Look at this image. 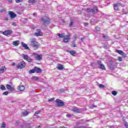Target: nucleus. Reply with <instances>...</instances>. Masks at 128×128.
Wrapping results in <instances>:
<instances>
[{
    "mask_svg": "<svg viewBox=\"0 0 128 128\" xmlns=\"http://www.w3.org/2000/svg\"><path fill=\"white\" fill-rule=\"evenodd\" d=\"M30 46H31V48H32L34 50H38V48H40V43L36 42V39L32 38L30 40Z\"/></svg>",
    "mask_w": 128,
    "mask_h": 128,
    "instance_id": "nucleus-1",
    "label": "nucleus"
},
{
    "mask_svg": "<svg viewBox=\"0 0 128 128\" xmlns=\"http://www.w3.org/2000/svg\"><path fill=\"white\" fill-rule=\"evenodd\" d=\"M40 22L44 26H46V24H50V18L46 16H44L40 18Z\"/></svg>",
    "mask_w": 128,
    "mask_h": 128,
    "instance_id": "nucleus-2",
    "label": "nucleus"
},
{
    "mask_svg": "<svg viewBox=\"0 0 128 128\" xmlns=\"http://www.w3.org/2000/svg\"><path fill=\"white\" fill-rule=\"evenodd\" d=\"M22 58L28 62H32V58H30V57L28 55L22 54Z\"/></svg>",
    "mask_w": 128,
    "mask_h": 128,
    "instance_id": "nucleus-3",
    "label": "nucleus"
},
{
    "mask_svg": "<svg viewBox=\"0 0 128 128\" xmlns=\"http://www.w3.org/2000/svg\"><path fill=\"white\" fill-rule=\"evenodd\" d=\"M18 68H26V62H24L22 61L20 62L18 66H17Z\"/></svg>",
    "mask_w": 128,
    "mask_h": 128,
    "instance_id": "nucleus-4",
    "label": "nucleus"
},
{
    "mask_svg": "<svg viewBox=\"0 0 128 128\" xmlns=\"http://www.w3.org/2000/svg\"><path fill=\"white\" fill-rule=\"evenodd\" d=\"M56 102L58 106H64V102L60 99H56Z\"/></svg>",
    "mask_w": 128,
    "mask_h": 128,
    "instance_id": "nucleus-5",
    "label": "nucleus"
},
{
    "mask_svg": "<svg viewBox=\"0 0 128 128\" xmlns=\"http://www.w3.org/2000/svg\"><path fill=\"white\" fill-rule=\"evenodd\" d=\"M32 56H34L35 58L37 60H42V54L38 55L36 53H33L32 54Z\"/></svg>",
    "mask_w": 128,
    "mask_h": 128,
    "instance_id": "nucleus-6",
    "label": "nucleus"
},
{
    "mask_svg": "<svg viewBox=\"0 0 128 128\" xmlns=\"http://www.w3.org/2000/svg\"><path fill=\"white\" fill-rule=\"evenodd\" d=\"M8 14H9L11 18H14L16 17V14H14V12H12V11L8 12Z\"/></svg>",
    "mask_w": 128,
    "mask_h": 128,
    "instance_id": "nucleus-7",
    "label": "nucleus"
},
{
    "mask_svg": "<svg viewBox=\"0 0 128 128\" xmlns=\"http://www.w3.org/2000/svg\"><path fill=\"white\" fill-rule=\"evenodd\" d=\"M116 52H118V54H119L122 56H124V58H126V53H124L122 50H116Z\"/></svg>",
    "mask_w": 128,
    "mask_h": 128,
    "instance_id": "nucleus-8",
    "label": "nucleus"
},
{
    "mask_svg": "<svg viewBox=\"0 0 128 128\" xmlns=\"http://www.w3.org/2000/svg\"><path fill=\"white\" fill-rule=\"evenodd\" d=\"M34 36H42V32H40V29H38L37 32L34 34Z\"/></svg>",
    "mask_w": 128,
    "mask_h": 128,
    "instance_id": "nucleus-9",
    "label": "nucleus"
},
{
    "mask_svg": "<svg viewBox=\"0 0 128 128\" xmlns=\"http://www.w3.org/2000/svg\"><path fill=\"white\" fill-rule=\"evenodd\" d=\"M12 32V30H5L2 32V34H4V36H10V34Z\"/></svg>",
    "mask_w": 128,
    "mask_h": 128,
    "instance_id": "nucleus-10",
    "label": "nucleus"
},
{
    "mask_svg": "<svg viewBox=\"0 0 128 128\" xmlns=\"http://www.w3.org/2000/svg\"><path fill=\"white\" fill-rule=\"evenodd\" d=\"M6 88H7L8 90H11L12 92H14V87L10 86V85L8 84L6 86Z\"/></svg>",
    "mask_w": 128,
    "mask_h": 128,
    "instance_id": "nucleus-11",
    "label": "nucleus"
},
{
    "mask_svg": "<svg viewBox=\"0 0 128 128\" xmlns=\"http://www.w3.org/2000/svg\"><path fill=\"white\" fill-rule=\"evenodd\" d=\"M98 12V7L95 6L92 10V12L93 14H96Z\"/></svg>",
    "mask_w": 128,
    "mask_h": 128,
    "instance_id": "nucleus-12",
    "label": "nucleus"
},
{
    "mask_svg": "<svg viewBox=\"0 0 128 128\" xmlns=\"http://www.w3.org/2000/svg\"><path fill=\"white\" fill-rule=\"evenodd\" d=\"M18 89L20 92H24V90H26V86H18Z\"/></svg>",
    "mask_w": 128,
    "mask_h": 128,
    "instance_id": "nucleus-13",
    "label": "nucleus"
},
{
    "mask_svg": "<svg viewBox=\"0 0 128 128\" xmlns=\"http://www.w3.org/2000/svg\"><path fill=\"white\" fill-rule=\"evenodd\" d=\"M34 70H35V72H36V74H40V72H42V70L38 67L34 68Z\"/></svg>",
    "mask_w": 128,
    "mask_h": 128,
    "instance_id": "nucleus-14",
    "label": "nucleus"
},
{
    "mask_svg": "<svg viewBox=\"0 0 128 128\" xmlns=\"http://www.w3.org/2000/svg\"><path fill=\"white\" fill-rule=\"evenodd\" d=\"M6 70V68L4 66H2V67H1L0 68V74H4Z\"/></svg>",
    "mask_w": 128,
    "mask_h": 128,
    "instance_id": "nucleus-15",
    "label": "nucleus"
},
{
    "mask_svg": "<svg viewBox=\"0 0 128 128\" xmlns=\"http://www.w3.org/2000/svg\"><path fill=\"white\" fill-rule=\"evenodd\" d=\"M72 112H80V109L78 108H74L72 110Z\"/></svg>",
    "mask_w": 128,
    "mask_h": 128,
    "instance_id": "nucleus-16",
    "label": "nucleus"
},
{
    "mask_svg": "<svg viewBox=\"0 0 128 128\" xmlns=\"http://www.w3.org/2000/svg\"><path fill=\"white\" fill-rule=\"evenodd\" d=\"M22 46L23 48H25V50H28V44H24V42H22Z\"/></svg>",
    "mask_w": 128,
    "mask_h": 128,
    "instance_id": "nucleus-17",
    "label": "nucleus"
},
{
    "mask_svg": "<svg viewBox=\"0 0 128 128\" xmlns=\"http://www.w3.org/2000/svg\"><path fill=\"white\" fill-rule=\"evenodd\" d=\"M70 40V36H66V38H64V42H68V40Z\"/></svg>",
    "mask_w": 128,
    "mask_h": 128,
    "instance_id": "nucleus-18",
    "label": "nucleus"
},
{
    "mask_svg": "<svg viewBox=\"0 0 128 128\" xmlns=\"http://www.w3.org/2000/svg\"><path fill=\"white\" fill-rule=\"evenodd\" d=\"M30 114L28 111H24L22 114V116H26Z\"/></svg>",
    "mask_w": 128,
    "mask_h": 128,
    "instance_id": "nucleus-19",
    "label": "nucleus"
},
{
    "mask_svg": "<svg viewBox=\"0 0 128 128\" xmlns=\"http://www.w3.org/2000/svg\"><path fill=\"white\" fill-rule=\"evenodd\" d=\"M58 69L60 70H64V66L60 64H58Z\"/></svg>",
    "mask_w": 128,
    "mask_h": 128,
    "instance_id": "nucleus-20",
    "label": "nucleus"
},
{
    "mask_svg": "<svg viewBox=\"0 0 128 128\" xmlns=\"http://www.w3.org/2000/svg\"><path fill=\"white\" fill-rule=\"evenodd\" d=\"M13 44H14V46H18L20 44V41L16 40V41L13 42Z\"/></svg>",
    "mask_w": 128,
    "mask_h": 128,
    "instance_id": "nucleus-21",
    "label": "nucleus"
},
{
    "mask_svg": "<svg viewBox=\"0 0 128 128\" xmlns=\"http://www.w3.org/2000/svg\"><path fill=\"white\" fill-rule=\"evenodd\" d=\"M70 54L72 56H74L76 54V50H71L70 51Z\"/></svg>",
    "mask_w": 128,
    "mask_h": 128,
    "instance_id": "nucleus-22",
    "label": "nucleus"
},
{
    "mask_svg": "<svg viewBox=\"0 0 128 128\" xmlns=\"http://www.w3.org/2000/svg\"><path fill=\"white\" fill-rule=\"evenodd\" d=\"M102 37L104 40H110V38H108V36L104 34Z\"/></svg>",
    "mask_w": 128,
    "mask_h": 128,
    "instance_id": "nucleus-23",
    "label": "nucleus"
},
{
    "mask_svg": "<svg viewBox=\"0 0 128 128\" xmlns=\"http://www.w3.org/2000/svg\"><path fill=\"white\" fill-rule=\"evenodd\" d=\"M114 8L115 10H118V4H114Z\"/></svg>",
    "mask_w": 128,
    "mask_h": 128,
    "instance_id": "nucleus-24",
    "label": "nucleus"
},
{
    "mask_svg": "<svg viewBox=\"0 0 128 128\" xmlns=\"http://www.w3.org/2000/svg\"><path fill=\"white\" fill-rule=\"evenodd\" d=\"M58 36H59V38H64V34H57Z\"/></svg>",
    "mask_w": 128,
    "mask_h": 128,
    "instance_id": "nucleus-25",
    "label": "nucleus"
},
{
    "mask_svg": "<svg viewBox=\"0 0 128 128\" xmlns=\"http://www.w3.org/2000/svg\"><path fill=\"white\" fill-rule=\"evenodd\" d=\"M0 89L2 90H6V86H4V85H1L0 87Z\"/></svg>",
    "mask_w": 128,
    "mask_h": 128,
    "instance_id": "nucleus-26",
    "label": "nucleus"
},
{
    "mask_svg": "<svg viewBox=\"0 0 128 128\" xmlns=\"http://www.w3.org/2000/svg\"><path fill=\"white\" fill-rule=\"evenodd\" d=\"M100 68H101V70H106V67L104 65L101 64H100Z\"/></svg>",
    "mask_w": 128,
    "mask_h": 128,
    "instance_id": "nucleus-27",
    "label": "nucleus"
},
{
    "mask_svg": "<svg viewBox=\"0 0 128 128\" xmlns=\"http://www.w3.org/2000/svg\"><path fill=\"white\" fill-rule=\"evenodd\" d=\"M112 94L113 96H116V94H118V92L114 90L112 91Z\"/></svg>",
    "mask_w": 128,
    "mask_h": 128,
    "instance_id": "nucleus-28",
    "label": "nucleus"
},
{
    "mask_svg": "<svg viewBox=\"0 0 128 128\" xmlns=\"http://www.w3.org/2000/svg\"><path fill=\"white\" fill-rule=\"evenodd\" d=\"M30 74H34V72H36V71L34 70V68H33L32 70H31L30 72H29Z\"/></svg>",
    "mask_w": 128,
    "mask_h": 128,
    "instance_id": "nucleus-29",
    "label": "nucleus"
},
{
    "mask_svg": "<svg viewBox=\"0 0 128 128\" xmlns=\"http://www.w3.org/2000/svg\"><path fill=\"white\" fill-rule=\"evenodd\" d=\"M1 128H6V123L3 122L0 126Z\"/></svg>",
    "mask_w": 128,
    "mask_h": 128,
    "instance_id": "nucleus-30",
    "label": "nucleus"
},
{
    "mask_svg": "<svg viewBox=\"0 0 128 128\" xmlns=\"http://www.w3.org/2000/svg\"><path fill=\"white\" fill-rule=\"evenodd\" d=\"M8 92L6 91L5 92L2 93L3 96H8Z\"/></svg>",
    "mask_w": 128,
    "mask_h": 128,
    "instance_id": "nucleus-31",
    "label": "nucleus"
},
{
    "mask_svg": "<svg viewBox=\"0 0 128 128\" xmlns=\"http://www.w3.org/2000/svg\"><path fill=\"white\" fill-rule=\"evenodd\" d=\"M54 98H52L51 99H48V102H54Z\"/></svg>",
    "mask_w": 128,
    "mask_h": 128,
    "instance_id": "nucleus-32",
    "label": "nucleus"
},
{
    "mask_svg": "<svg viewBox=\"0 0 128 128\" xmlns=\"http://www.w3.org/2000/svg\"><path fill=\"white\" fill-rule=\"evenodd\" d=\"M99 88H104V84H100L99 85Z\"/></svg>",
    "mask_w": 128,
    "mask_h": 128,
    "instance_id": "nucleus-33",
    "label": "nucleus"
},
{
    "mask_svg": "<svg viewBox=\"0 0 128 128\" xmlns=\"http://www.w3.org/2000/svg\"><path fill=\"white\" fill-rule=\"evenodd\" d=\"M66 118H70L72 115L70 114H67L66 115Z\"/></svg>",
    "mask_w": 128,
    "mask_h": 128,
    "instance_id": "nucleus-34",
    "label": "nucleus"
},
{
    "mask_svg": "<svg viewBox=\"0 0 128 128\" xmlns=\"http://www.w3.org/2000/svg\"><path fill=\"white\" fill-rule=\"evenodd\" d=\"M109 68L110 70H114V65H110V66H109Z\"/></svg>",
    "mask_w": 128,
    "mask_h": 128,
    "instance_id": "nucleus-35",
    "label": "nucleus"
},
{
    "mask_svg": "<svg viewBox=\"0 0 128 128\" xmlns=\"http://www.w3.org/2000/svg\"><path fill=\"white\" fill-rule=\"evenodd\" d=\"M40 110L36 111V112H35L34 114H35V116L36 115V114H40Z\"/></svg>",
    "mask_w": 128,
    "mask_h": 128,
    "instance_id": "nucleus-36",
    "label": "nucleus"
},
{
    "mask_svg": "<svg viewBox=\"0 0 128 128\" xmlns=\"http://www.w3.org/2000/svg\"><path fill=\"white\" fill-rule=\"evenodd\" d=\"M92 8H88L87 9H86V11L88 12H92Z\"/></svg>",
    "mask_w": 128,
    "mask_h": 128,
    "instance_id": "nucleus-37",
    "label": "nucleus"
},
{
    "mask_svg": "<svg viewBox=\"0 0 128 128\" xmlns=\"http://www.w3.org/2000/svg\"><path fill=\"white\" fill-rule=\"evenodd\" d=\"M16 2L18 4V2H22V0H16Z\"/></svg>",
    "mask_w": 128,
    "mask_h": 128,
    "instance_id": "nucleus-38",
    "label": "nucleus"
},
{
    "mask_svg": "<svg viewBox=\"0 0 128 128\" xmlns=\"http://www.w3.org/2000/svg\"><path fill=\"white\" fill-rule=\"evenodd\" d=\"M12 26H16V22H12Z\"/></svg>",
    "mask_w": 128,
    "mask_h": 128,
    "instance_id": "nucleus-39",
    "label": "nucleus"
},
{
    "mask_svg": "<svg viewBox=\"0 0 128 128\" xmlns=\"http://www.w3.org/2000/svg\"><path fill=\"white\" fill-rule=\"evenodd\" d=\"M118 60L119 62H122V57L119 56V57L118 58Z\"/></svg>",
    "mask_w": 128,
    "mask_h": 128,
    "instance_id": "nucleus-40",
    "label": "nucleus"
},
{
    "mask_svg": "<svg viewBox=\"0 0 128 128\" xmlns=\"http://www.w3.org/2000/svg\"><path fill=\"white\" fill-rule=\"evenodd\" d=\"M124 124L126 128H128V122H125Z\"/></svg>",
    "mask_w": 128,
    "mask_h": 128,
    "instance_id": "nucleus-41",
    "label": "nucleus"
},
{
    "mask_svg": "<svg viewBox=\"0 0 128 128\" xmlns=\"http://www.w3.org/2000/svg\"><path fill=\"white\" fill-rule=\"evenodd\" d=\"M84 26H88V23H84Z\"/></svg>",
    "mask_w": 128,
    "mask_h": 128,
    "instance_id": "nucleus-42",
    "label": "nucleus"
},
{
    "mask_svg": "<svg viewBox=\"0 0 128 128\" xmlns=\"http://www.w3.org/2000/svg\"><path fill=\"white\" fill-rule=\"evenodd\" d=\"M32 0H28V4H32Z\"/></svg>",
    "mask_w": 128,
    "mask_h": 128,
    "instance_id": "nucleus-43",
    "label": "nucleus"
},
{
    "mask_svg": "<svg viewBox=\"0 0 128 128\" xmlns=\"http://www.w3.org/2000/svg\"><path fill=\"white\" fill-rule=\"evenodd\" d=\"M74 38H75V40H76V39L78 38V36L74 35Z\"/></svg>",
    "mask_w": 128,
    "mask_h": 128,
    "instance_id": "nucleus-44",
    "label": "nucleus"
},
{
    "mask_svg": "<svg viewBox=\"0 0 128 128\" xmlns=\"http://www.w3.org/2000/svg\"><path fill=\"white\" fill-rule=\"evenodd\" d=\"M12 66H16V63L14 62L12 63Z\"/></svg>",
    "mask_w": 128,
    "mask_h": 128,
    "instance_id": "nucleus-45",
    "label": "nucleus"
},
{
    "mask_svg": "<svg viewBox=\"0 0 128 128\" xmlns=\"http://www.w3.org/2000/svg\"><path fill=\"white\" fill-rule=\"evenodd\" d=\"M72 24V22H70L69 24L70 26H71Z\"/></svg>",
    "mask_w": 128,
    "mask_h": 128,
    "instance_id": "nucleus-46",
    "label": "nucleus"
},
{
    "mask_svg": "<svg viewBox=\"0 0 128 128\" xmlns=\"http://www.w3.org/2000/svg\"><path fill=\"white\" fill-rule=\"evenodd\" d=\"M36 2V0H32V4H34Z\"/></svg>",
    "mask_w": 128,
    "mask_h": 128,
    "instance_id": "nucleus-47",
    "label": "nucleus"
},
{
    "mask_svg": "<svg viewBox=\"0 0 128 128\" xmlns=\"http://www.w3.org/2000/svg\"><path fill=\"white\" fill-rule=\"evenodd\" d=\"M36 13H34L33 14V16H36Z\"/></svg>",
    "mask_w": 128,
    "mask_h": 128,
    "instance_id": "nucleus-48",
    "label": "nucleus"
},
{
    "mask_svg": "<svg viewBox=\"0 0 128 128\" xmlns=\"http://www.w3.org/2000/svg\"><path fill=\"white\" fill-rule=\"evenodd\" d=\"M8 2L11 3L12 2V0H8Z\"/></svg>",
    "mask_w": 128,
    "mask_h": 128,
    "instance_id": "nucleus-49",
    "label": "nucleus"
},
{
    "mask_svg": "<svg viewBox=\"0 0 128 128\" xmlns=\"http://www.w3.org/2000/svg\"><path fill=\"white\" fill-rule=\"evenodd\" d=\"M84 38H81V40L82 42H84Z\"/></svg>",
    "mask_w": 128,
    "mask_h": 128,
    "instance_id": "nucleus-50",
    "label": "nucleus"
},
{
    "mask_svg": "<svg viewBox=\"0 0 128 128\" xmlns=\"http://www.w3.org/2000/svg\"><path fill=\"white\" fill-rule=\"evenodd\" d=\"M110 128H114V126H110Z\"/></svg>",
    "mask_w": 128,
    "mask_h": 128,
    "instance_id": "nucleus-51",
    "label": "nucleus"
},
{
    "mask_svg": "<svg viewBox=\"0 0 128 128\" xmlns=\"http://www.w3.org/2000/svg\"><path fill=\"white\" fill-rule=\"evenodd\" d=\"M6 20H8V18H6Z\"/></svg>",
    "mask_w": 128,
    "mask_h": 128,
    "instance_id": "nucleus-52",
    "label": "nucleus"
},
{
    "mask_svg": "<svg viewBox=\"0 0 128 128\" xmlns=\"http://www.w3.org/2000/svg\"><path fill=\"white\" fill-rule=\"evenodd\" d=\"M74 48H76V45H74Z\"/></svg>",
    "mask_w": 128,
    "mask_h": 128,
    "instance_id": "nucleus-53",
    "label": "nucleus"
},
{
    "mask_svg": "<svg viewBox=\"0 0 128 128\" xmlns=\"http://www.w3.org/2000/svg\"><path fill=\"white\" fill-rule=\"evenodd\" d=\"M94 106V108H96V106Z\"/></svg>",
    "mask_w": 128,
    "mask_h": 128,
    "instance_id": "nucleus-54",
    "label": "nucleus"
},
{
    "mask_svg": "<svg viewBox=\"0 0 128 128\" xmlns=\"http://www.w3.org/2000/svg\"><path fill=\"white\" fill-rule=\"evenodd\" d=\"M98 28H96V30H98Z\"/></svg>",
    "mask_w": 128,
    "mask_h": 128,
    "instance_id": "nucleus-55",
    "label": "nucleus"
},
{
    "mask_svg": "<svg viewBox=\"0 0 128 128\" xmlns=\"http://www.w3.org/2000/svg\"><path fill=\"white\" fill-rule=\"evenodd\" d=\"M127 40H128V39H127Z\"/></svg>",
    "mask_w": 128,
    "mask_h": 128,
    "instance_id": "nucleus-56",
    "label": "nucleus"
}]
</instances>
